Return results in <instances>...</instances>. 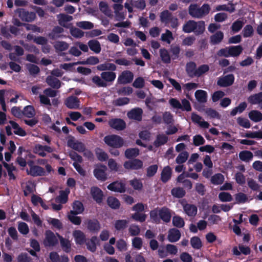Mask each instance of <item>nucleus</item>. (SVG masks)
<instances>
[{"mask_svg": "<svg viewBox=\"0 0 262 262\" xmlns=\"http://www.w3.org/2000/svg\"><path fill=\"white\" fill-rule=\"evenodd\" d=\"M205 29V23L203 21L195 22L194 20H189L183 27V30L186 33L194 31L197 34H201Z\"/></svg>", "mask_w": 262, "mask_h": 262, "instance_id": "nucleus-1", "label": "nucleus"}, {"mask_svg": "<svg viewBox=\"0 0 262 262\" xmlns=\"http://www.w3.org/2000/svg\"><path fill=\"white\" fill-rule=\"evenodd\" d=\"M209 10L210 7L207 4H204L201 7L196 4H191L189 7V13L194 18L203 17L209 13Z\"/></svg>", "mask_w": 262, "mask_h": 262, "instance_id": "nucleus-2", "label": "nucleus"}, {"mask_svg": "<svg viewBox=\"0 0 262 262\" xmlns=\"http://www.w3.org/2000/svg\"><path fill=\"white\" fill-rule=\"evenodd\" d=\"M103 140L107 146L115 148H121L125 144L124 141L121 137L114 134L106 136Z\"/></svg>", "mask_w": 262, "mask_h": 262, "instance_id": "nucleus-3", "label": "nucleus"}, {"mask_svg": "<svg viewBox=\"0 0 262 262\" xmlns=\"http://www.w3.org/2000/svg\"><path fill=\"white\" fill-rule=\"evenodd\" d=\"M169 103L172 108L175 109L186 111H190L191 110L190 102L186 99H182L180 102L177 99L171 98L169 100Z\"/></svg>", "mask_w": 262, "mask_h": 262, "instance_id": "nucleus-4", "label": "nucleus"}, {"mask_svg": "<svg viewBox=\"0 0 262 262\" xmlns=\"http://www.w3.org/2000/svg\"><path fill=\"white\" fill-rule=\"evenodd\" d=\"M242 51L243 48L241 46H236L221 50L220 54L226 57H235L238 56L242 53Z\"/></svg>", "mask_w": 262, "mask_h": 262, "instance_id": "nucleus-5", "label": "nucleus"}, {"mask_svg": "<svg viewBox=\"0 0 262 262\" xmlns=\"http://www.w3.org/2000/svg\"><path fill=\"white\" fill-rule=\"evenodd\" d=\"M29 169L27 170L28 174L33 177L46 176V172L44 169L38 165L34 164L32 161L28 163Z\"/></svg>", "mask_w": 262, "mask_h": 262, "instance_id": "nucleus-6", "label": "nucleus"}, {"mask_svg": "<svg viewBox=\"0 0 262 262\" xmlns=\"http://www.w3.org/2000/svg\"><path fill=\"white\" fill-rule=\"evenodd\" d=\"M58 238L50 230L46 231L43 244L45 247H54L58 244Z\"/></svg>", "mask_w": 262, "mask_h": 262, "instance_id": "nucleus-7", "label": "nucleus"}, {"mask_svg": "<svg viewBox=\"0 0 262 262\" xmlns=\"http://www.w3.org/2000/svg\"><path fill=\"white\" fill-rule=\"evenodd\" d=\"M54 151V149L49 146H43L39 144H36L33 149L34 154L38 156L44 157L47 155V153H51Z\"/></svg>", "mask_w": 262, "mask_h": 262, "instance_id": "nucleus-8", "label": "nucleus"}, {"mask_svg": "<svg viewBox=\"0 0 262 262\" xmlns=\"http://www.w3.org/2000/svg\"><path fill=\"white\" fill-rule=\"evenodd\" d=\"M106 167L102 165L96 166L94 170V174L96 179L104 181L107 179L106 173Z\"/></svg>", "mask_w": 262, "mask_h": 262, "instance_id": "nucleus-9", "label": "nucleus"}, {"mask_svg": "<svg viewBox=\"0 0 262 262\" xmlns=\"http://www.w3.org/2000/svg\"><path fill=\"white\" fill-rule=\"evenodd\" d=\"M107 189L110 190L122 193L126 190L125 184L122 181H116L107 186Z\"/></svg>", "mask_w": 262, "mask_h": 262, "instance_id": "nucleus-10", "label": "nucleus"}, {"mask_svg": "<svg viewBox=\"0 0 262 262\" xmlns=\"http://www.w3.org/2000/svg\"><path fill=\"white\" fill-rule=\"evenodd\" d=\"M114 15L117 20H123L126 15V12L123 11L122 4H114L113 5Z\"/></svg>", "mask_w": 262, "mask_h": 262, "instance_id": "nucleus-11", "label": "nucleus"}, {"mask_svg": "<svg viewBox=\"0 0 262 262\" xmlns=\"http://www.w3.org/2000/svg\"><path fill=\"white\" fill-rule=\"evenodd\" d=\"M133 74L129 71L122 72L118 77V83L120 84H126L130 82L133 79Z\"/></svg>", "mask_w": 262, "mask_h": 262, "instance_id": "nucleus-12", "label": "nucleus"}, {"mask_svg": "<svg viewBox=\"0 0 262 262\" xmlns=\"http://www.w3.org/2000/svg\"><path fill=\"white\" fill-rule=\"evenodd\" d=\"M182 205L184 213L189 217H194L198 212L196 206L193 204H183L182 201Z\"/></svg>", "mask_w": 262, "mask_h": 262, "instance_id": "nucleus-13", "label": "nucleus"}, {"mask_svg": "<svg viewBox=\"0 0 262 262\" xmlns=\"http://www.w3.org/2000/svg\"><path fill=\"white\" fill-rule=\"evenodd\" d=\"M234 80L233 75L229 74L219 78L217 84L220 86L226 87L231 85Z\"/></svg>", "mask_w": 262, "mask_h": 262, "instance_id": "nucleus-14", "label": "nucleus"}, {"mask_svg": "<svg viewBox=\"0 0 262 262\" xmlns=\"http://www.w3.org/2000/svg\"><path fill=\"white\" fill-rule=\"evenodd\" d=\"M19 17L24 21H31L35 18V14L33 12H28L24 9H19L17 10Z\"/></svg>", "mask_w": 262, "mask_h": 262, "instance_id": "nucleus-15", "label": "nucleus"}, {"mask_svg": "<svg viewBox=\"0 0 262 262\" xmlns=\"http://www.w3.org/2000/svg\"><path fill=\"white\" fill-rule=\"evenodd\" d=\"M72 235L74 241L77 245H83L86 242V237L84 233L80 230H75L73 231Z\"/></svg>", "mask_w": 262, "mask_h": 262, "instance_id": "nucleus-16", "label": "nucleus"}, {"mask_svg": "<svg viewBox=\"0 0 262 262\" xmlns=\"http://www.w3.org/2000/svg\"><path fill=\"white\" fill-rule=\"evenodd\" d=\"M108 124L111 127L117 130H123L126 127L125 122L121 119H112L109 121Z\"/></svg>", "mask_w": 262, "mask_h": 262, "instance_id": "nucleus-17", "label": "nucleus"}, {"mask_svg": "<svg viewBox=\"0 0 262 262\" xmlns=\"http://www.w3.org/2000/svg\"><path fill=\"white\" fill-rule=\"evenodd\" d=\"M91 194L93 199L97 203H101L103 198L102 191L97 187H92L91 189Z\"/></svg>", "mask_w": 262, "mask_h": 262, "instance_id": "nucleus-18", "label": "nucleus"}, {"mask_svg": "<svg viewBox=\"0 0 262 262\" xmlns=\"http://www.w3.org/2000/svg\"><path fill=\"white\" fill-rule=\"evenodd\" d=\"M123 166L127 169H139L142 167L143 163L140 160L135 159L125 162Z\"/></svg>", "mask_w": 262, "mask_h": 262, "instance_id": "nucleus-19", "label": "nucleus"}, {"mask_svg": "<svg viewBox=\"0 0 262 262\" xmlns=\"http://www.w3.org/2000/svg\"><path fill=\"white\" fill-rule=\"evenodd\" d=\"M57 18L59 24L63 27L68 28H70L71 26H72V24L68 23L73 19L72 16L60 14L58 15Z\"/></svg>", "mask_w": 262, "mask_h": 262, "instance_id": "nucleus-20", "label": "nucleus"}, {"mask_svg": "<svg viewBox=\"0 0 262 262\" xmlns=\"http://www.w3.org/2000/svg\"><path fill=\"white\" fill-rule=\"evenodd\" d=\"M248 101L251 104H258L259 108L262 109V92L251 95Z\"/></svg>", "mask_w": 262, "mask_h": 262, "instance_id": "nucleus-21", "label": "nucleus"}, {"mask_svg": "<svg viewBox=\"0 0 262 262\" xmlns=\"http://www.w3.org/2000/svg\"><path fill=\"white\" fill-rule=\"evenodd\" d=\"M101 77L106 82L107 85L112 83L116 79V74L112 71L103 72L100 74Z\"/></svg>", "mask_w": 262, "mask_h": 262, "instance_id": "nucleus-22", "label": "nucleus"}, {"mask_svg": "<svg viewBox=\"0 0 262 262\" xmlns=\"http://www.w3.org/2000/svg\"><path fill=\"white\" fill-rule=\"evenodd\" d=\"M65 104L70 109H77L79 107L80 102L76 97L70 96L66 100Z\"/></svg>", "mask_w": 262, "mask_h": 262, "instance_id": "nucleus-23", "label": "nucleus"}, {"mask_svg": "<svg viewBox=\"0 0 262 262\" xmlns=\"http://www.w3.org/2000/svg\"><path fill=\"white\" fill-rule=\"evenodd\" d=\"M56 235L60 241V245L63 250L67 253L70 252L71 249V241L68 239L63 238L59 234H56Z\"/></svg>", "mask_w": 262, "mask_h": 262, "instance_id": "nucleus-24", "label": "nucleus"}, {"mask_svg": "<svg viewBox=\"0 0 262 262\" xmlns=\"http://www.w3.org/2000/svg\"><path fill=\"white\" fill-rule=\"evenodd\" d=\"M68 144L70 147L79 152L84 151V145L81 142L71 139L68 141Z\"/></svg>", "mask_w": 262, "mask_h": 262, "instance_id": "nucleus-25", "label": "nucleus"}, {"mask_svg": "<svg viewBox=\"0 0 262 262\" xmlns=\"http://www.w3.org/2000/svg\"><path fill=\"white\" fill-rule=\"evenodd\" d=\"M181 237L180 231L176 229H171L168 232V239L170 242L178 241Z\"/></svg>", "mask_w": 262, "mask_h": 262, "instance_id": "nucleus-26", "label": "nucleus"}, {"mask_svg": "<svg viewBox=\"0 0 262 262\" xmlns=\"http://www.w3.org/2000/svg\"><path fill=\"white\" fill-rule=\"evenodd\" d=\"M191 118L193 122L198 123L201 127L208 128L209 123L205 121L204 119L199 115L193 113L191 115Z\"/></svg>", "mask_w": 262, "mask_h": 262, "instance_id": "nucleus-27", "label": "nucleus"}, {"mask_svg": "<svg viewBox=\"0 0 262 262\" xmlns=\"http://www.w3.org/2000/svg\"><path fill=\"white\" fill-rule=\"evenodd\" d=\"M159 216L164 222H169L171 219L170 210L165 207L161 208L159 210Z\"/></svg>", "mask_w": 262, "mask_h": 262, "instance_id": "nucleus-28", "label": "nucleus"}, {"mask_svg": "<svg viewBox=\"0 0 262 262\" xmlns=\"http://www.w3.org/2000/svg\"><path fill=\"white\" fill-rule=\"evenodd\" d=\"M88 46L91 51L96 54H98L101 50L100 42L96 40H91L88 42Z\"/></svg>", "mask_w": 262, "mask_h": 262, "instance_id": "nucleus-29", "label": "nucleus"}, {"mask_svg": "<svg viewBox=\"0 0 262 262\" xmlns=\"http://www.w3.org/2000/svg\"><path fill=\"white\" fill-rule=\"evenodd\" d=\"M249 118L254 122L262 121V113L257 110H252L249 113Z\"/></svg>", "mask_w": 262, "mask_h": 262, "instance_id": "nucleus-30", "label": "nucleus"}, {"mask_svg": "<svg viewBox=\"0 0 262 262\" xmlns=\"http://www.w3.org/2000/svg\"><path fill=\"white\" fill-rule=\"evenodd\" d=\"M116 66L114 63L109 62H104L100 64L97 67L98 70L100 71H115L116 70Z\"/></svg>", "mask_w": 262, "mask_h": 262, "instance_id": "nucleus-31", "label": "nucleus"}, {"mask_svg": "<svg viewBox=\"0 0 262 262\" xmlns=\"http://www.w3.org/2000/svg\"><path fill=\"white\" fill-rule=\"evenodd\" d=\"M233 252L234 255H239L241 253L245 255L249 254L250 252V248L242 245H239L238 248L235 247L233 249Z\"/></svg>", "mask_w": 262, "mask_h": 262, "instance_id": "nucleus-32", "label": "nucleus"}, {"mask_svg": "<svg viewBox=\"0 0 262 262\" xmlns=\"http://www.w3.org/2000/svg\"><path fill=\"white\" fill-rule=\"evenodd\" d=\"M196 99L200 103H205L207 101V93L206 91L202 90H197L195 92Z\"/></svg>", "mask_w": 262, "mask_h": 262, "instance_id": "nucleus-33", "label": "nucleus"}, {"mask_svg": "<svg viewBox=\"0 0 262 262\" xmlns=\"http://www.w3.org/2000/svg\"><path fill=\"white\" fill-rule=\"evenodd\" d=\"M98 239L96 236L92 237L86 243L87 249L92 252H94L96 250V245L98 243Z\"/></svg>", "mask_w": 262, "mask_h": 262, "instance_id": "nucleus-34", "label": "nucleus"}, {"mask_svg": "<svg viewBox=\"0 0 262 262\" xmlns=\"http://www.w3.org/2000/svg\"><path fill=\"white\" fill-rule=\"evenodd\" d=\"M142 111L140 108H135L132 110L128 113L127 116L130 118L136 120H140L141 119V115Z\"/></svg>", "mask_w": 262, "mask_h": 262, "instance_id": "nucleus-35", "label": "nucleus"}, {"mask_svg": "<svg viewBox=\"0 0 262 262\" xmlns=\"http://www.w3.org/2000/svg\"><path fill=\"white\" fill-rule=\"evenodd\" d=\"M9 124L14 130L15 134L24 137L26 135L25 131L19 127L18 124L13 121H10Z\"/></svg>", "mask_w": 262, "mask_h": 262, "instance_id": "nucleus-36", "label": "nucleus"}, {"mask_svg": "<svg viewBox=\"0 0 262 262\" xmlns=\"http://www.w3.org/2000/svg\"><path fill=\"white\" fill-rule=\"evenodd\" d=\"M253 154L248 150H243L239 152V159L245 162H249L251 161L253 159Z\"/></svg>", "mask_w": 262, "mask_h": 262, "instance_id": "nucleus-37", "label": "nucleus"}, {"mask_svg": "<svg viewBox=\"0 0 262 262\" xmlns=\"http://www.w3.org/2000/svg\"><path fill=\"white\" fill-rule=\"evenodd\" d=\"M171 169L167 166L165 167L161 172V180L162 182L165 183L167 182L171 178Z\"/></svg>", "mask_w": 262, "mask_h": 262, "instance_id": "nucleus-38", "label": "nucleus"}, {"mask_svg": "<svg viewBox=\"0 0 262 262\" xmlns=\"http://www.w3.org/2000/svg\"><path fill=\"white\" fill-rule=\"evenodd\" d=\"M46 81L49 85L53 88L59 89L60 87L61 84L60 81L53 76H48L47 78Z\"/></svg>", "mask_w": 262, "mask_h": 262, "instance_id": "nucleus-39", "label": "nucleus"}, {"mask_svg": "<svg viewBox=\"0 0 262 262\" xmlns=\"http://www.w3.org/2000/svg\"><path fill=\"white\" fill-rule=\"evenodd\" d=\"M84 211L83 204L79 201H76L73 204V209L70 212L81 214Z\"/></svg>", "mask_w": 262, "mask_h": 262, "instance_id": "nucleus-40", "label": "nucleus"}, {"mask_svg": "<svg viewBox=\"0 0 262 262\" xmlns=\"http://www.w3.org/2000/svg\"><path fill=\"white\" fill-rule=\"evenodd\" d=\"M128 224L126 220H118L114 222V227L116 230L120 231L125 229Z\"/></svg>", "mask_w": 262, "mask_h": 262, "instance_id": "nucleus-41", "label": "nucleus"}, {"mask_svg": "<svg viewBox=\"0 0 262 262\" xmlns=\"http://www.w3.org/2000/svg\"><path fill=\"white\" fill-rule=\"evenodd\" d=\"M69 193L70 190L69 189H66L65 191H61L59 195L56 198L55 201L62 204L66 203L68 201Z\"/></svg>", "mask_w": 262, "mask_h": 262, "instance_id": "nucleus-42", "label": "nucleus"}, {"mask_svg": "<svg viewBox=\"0 0 262 262\" xmlns=\"http://www.w3.org/2000/svg\"><path fill=\"white\" fill-rule=\"evenodd\" d=\"M99 9L100 11L106 16H112V11L106 2H101L99 3Z\"/></svg>", "mask_w": 262, "mask_h": 262, "instance_id": "nucleus-43", "label": "nucleus"}, {"mask_svg": "<svg viewBox=\"0 0 262 262\" xmlns=\"http://www.w3.org/2000/svg\"><path fill=\"white\" fill-rule=\"evenodd\" d=\"M130 185L136 190L140 191L143 188V184L141 180L135 178L129 181Z\"/></svg>", "mask_w": 262, "mask_h": 262, "instance_id": "nucleus-44", "label": "nucleus"}, {"mask_svg": "<svg viewBox=\"0 0 262 262\" xmlns=\"http://www.w3.org/2000/svg\"><path fill=\"white\" fill-rule=\"evenodd\" d=\"M107 203L111 208L115 209L118 208L120 205L119 201L113 196H109L107 198Z\"/></svg>", "mask_w": 262, "mask_h": 262, "instance_id": "nucleus-45", "label": "nucleus"}, {"mask_svg": "<svg viewBox=\"0 0 262 262\" xmlns=\"http://www.w3.org/2000/svg\"><path fill=\"white\" fill-rule=\"evenodd\" d=\"M99 62V59L97 57L92 56L88 57L86 60L79 61L81 64L96 65Z\"/></svg>", "mask_w": 262, "mask_h": 262, "instance_id": "nucleus-46", "label": "nucleus"}, {"mask_svg": "<svg viewBox=\"0 0 262 262\" xmlns=\"http://www.w3.org/2000/svg\"><path fill=\"white\" fill-rule=\"evenodd\" d=\"M95 153L97 159L100 161H105L108 158L107 154L101 148H97Z\"/></svg>", "mask_w": 262, "mask_h": 262, "instance_id": "nucleus-47", "label": "nucleus"}, {"mask_svg": "<svg viewBox=\"0 0 262 262\" xmlns=\"http://www.w3.org/2000/svg\"><path fill=\"white\" fill-rule=\"evenodd\" d=\"M88 229L91 231H98L100 229V225L97 220L88 221L85 223Z\"/></svg>", "mask_w": 262, "mask_h": 262, "instance_id": "nucleus-48", "label": "nucleus"}, {"mask_svg": "<svg viewBox=\"0 0 262 262\" xmlns=\"http://www.w3.org/2000/svg\"><path fill=\"white\" fill-rule=\"evenodd\" d=\"M247 104L246 102H242L238 106L235 107L233 108L231 113L230 114L231 116H235L237 113H242L247 107Z\"/></svg>", "mask_w": 262, "mask_h": 262, "instance_id": "nucleus-49", "label": "nucleus"}, {"mask_svg": "<svg viewBox=\"0 0 262 262\" xmlns=\"http://www.w3.org/2000/svg\"><path fill=\"white\" fill-rule=\"evenodd\" d=\"M224 181V177L221 173H217L213 176L211 178V182L214 185L222 184Z\"/></svg>", "mask_w": 262, "mask_h": 262, "instance_id": "nucleus-50", "label": "nucleus"}, {"mask_svg": "<svg viewBox=\"0 0 262 262\" xmlns=\"http://www.w3.org/2000/svg\"><path fill=\"white\" fill-rule=\"evenodd\" d=\"M171 193L174 197L180 198L185 195V191L182 188L176 187L172 189Z\"/></svg>", "mask_w": 262, "mask_h": 262, "instance_id": "nucleus-51", "label": "nucleus"}, {"mask_svg": "<svg viewBox=\"0 0 262 262\" xmlns=\"http://www.w3.org/2000/svg\"><path fill=\"white\" fill-rule=\"evenodd\" d=\"M139 154V150L137 148H129L126 149L125 151V156L127 159L136 157Z\"/></svg>", "mask_w": 262, "mask_h": 262, "instance_id": "nucleus-52", "label": "nucleus"}, {"mask_svg": "<svg viewBox=\"0 0 262 262\" xmlns=\"http://www.w3.org/2000/svg\"><path fill=\"white\" fill-rule=\"evenodd\" d=\"M107 165L110 170L113 171H118L120 167V165L113 159L108 160Z\"/></svg>", "mask_w": 262, "mask_h": 262, "instance_id": "nucleus-53", "label": "nucleus"}, {"mask_svg": "<svg viewBox=\"0 0 262 262\" xmlns=\"http://www.w3.org/2000/svg\"><path fill=\"white\" fill-rule=\"evenodd\" d=\"M172 224L173 226L181 228L184 226L185 222L184 219L182 217L176 215L172 218Z\"/></svg>", "mask_w": 262, "mask_h": 262, "instance_id": "nucleus-54", "label": "nucleus"}, {"mask_svg": "<svg viewBox=\"0 0 262 262\" xmlns=\"http://www.w3.org/2000/svg\"><path fill=\"white\" fill-rule=\"evenodd\" d=\"M48 223L51 225L54 228L60 229L62 227V225L60 221L56 219L48 217L47 219Z\"/></svg>", "mask_w": 262, "mask_h": 262, "instance_id": "nucleus-55", "label": "nucleus"}, {"mask_svg": "<svg viewBox=\"0 0 262 262\" xmlns=\"http://www.w3.org/2000/svg\"><path fill=\"white\" fill-rule=\"evenodd\" d=\"M172 17V16L168 11L165 10L161 13L160 19L162 23L167 24Z\"/></svg>", "mask_w": 262, "mask_h": 262, "instance_id": "nucleus-56", "label": "nucleus"}, {"mask_svg": "<svg viewBox=\"0 0 262 262\" xmlns=\"http://www.w3.org/2000/svg\"><path fill=\"white\" fill-rule=\"evenodd\" d=\"M167 141V137L164 135H159L157 136L156 140L154 142V145L157 146H160L164 144Z\"/></svg>", "mask_w": 262, "mask_h": 262, "instance_id": "nucleus-57", "label": "nucleus"}, {"mask_svg": "<svg viewBox=\"0 0 262 262\" xmlns=\"http://www.w3.org/2000/svg\"><path fill=\"white\" fill-rule=\"evenodd\" d=\"M146 217L147 215L145 214L140 212H135L131 216L132 219L139 222H144Z\"/></svg>", "mask_w": 262, "mask_h": 262, "instance_id": "nucleus-58", "label": "nucleus"}, {"mask_svg": "<svg viewBox=\"0 0 262 262\" xmlns=\"http://www.w3.org/2000/svg\"><path fill=\"white\" fill-rule=\"evenodd\" d=\"M196 65L194 62H191L187 63L186 66V71L190 76H196Z\"/></svg>", "mask_w": 262, "mask_h": 262, "instance_id": "nucleus-59", "label": "nucleus"}, {"mask_svg": "<svg viewBox=\"0 0 262 262\" xmlns=\"http://www.w3.org/2000/svg\"><path fill=\"white\" fill-rule=\"evenodd\" d=\"M70 29V33L71 35L76 38H81L84 36V32L80 30V29L73 27L71 26L70 28H69Z\"/></svg>", "mask_w": 262, "mask_h": 262, "instance_id": "nucleus-60", "label": "nucleus"}, {"mask_svg": "<svg viewBox=\"0 0 262 262\" xmlns=\"http://www.w3.org/2000/svg\"><path fill=\"white\" fill-rule=\"evenodd\" d=\"M92 81L94 83H95L97 86L99 87H106L107 86V84H106V82L104 81L103 78L98 76H95L92 78Z\"/></svg>", "mask_w": 262, "mask_h": 262, "instance_id": "nucleus-61", "label": "nucleus"}, {"mask_svg": "<svg viewBox=\"0 0 262 262\" xmlns=\"http://www.w3.org/2000/svg\"><path fill=\"white\" fill-rule=\"evenodd\" d=\"M234 178L236 182L239 185H243L246 182V177L241 172H237L235 173Z\"/></svg>", "mask_w": 262, "mask_h": 262, "instance_id": "nucleus-62", "label": "nucleus"}, {"mask_svg": "<svg viewBox=\"0 0 262 262\" xmlns=\"http://www.w3.org/2000/svg\"><path fill=\"white\" fill-rule=\"evenodd\" d=\"M223 33L221 31H219L213 35L211 36V41L213 44L217 43L221 41L223 38Z\"/></svg>", "mask_w": 262, "mask_h": 262, "instance_id": "nucleus-63", "label": "nucleus"}, {"mask_svg": "<svg viewBox=\"0 0 262 262\" xmlns=\"http://www.w3.org/2000/svg\"><path fill=\"white\" fill-rule=\"evenodd\" d=\"M132 246L137 249L140 250L141 249L143 245L142 239L140 237H134L132 241Z\"/></svg>", "mask_w": 262, "mask_h": 262, "instance_id": "nucleus-64", "label": "nucleus"}]
</instances>
